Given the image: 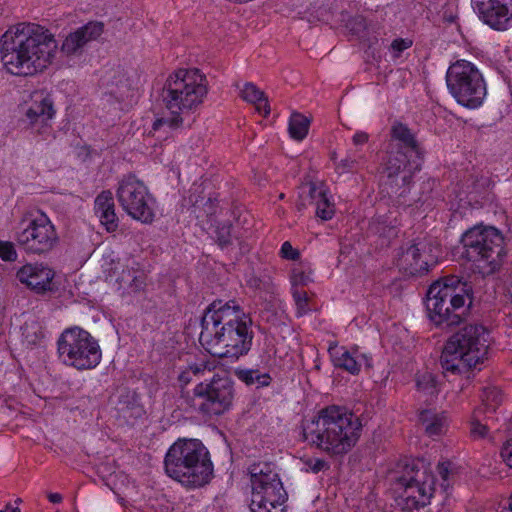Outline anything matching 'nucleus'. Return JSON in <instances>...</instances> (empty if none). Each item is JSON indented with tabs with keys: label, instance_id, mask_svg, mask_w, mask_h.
Instances as JSON below:
<instances>
[{
	"label": "nucleus",
	"instance_id": "1",
	"mask_svg": "<svg viewBox=\"0 0 512 512\" xmlns=\"http://www.w3.org/2000/svg\"><path fill=\"white\" fill-rule=\"evenodd\" d=\"M58 43L53 33L35 23H18L0 38V55L13 75L32 76L43 72L54 61Z\"/></svg>",
	"mask_w": 512,
	"mask_h": 512
},
{
	"label": "nucleus",
	"instance_id": "2",
	"mask_svg": "<svg viewBox=\"0 0 512 512\" xmlns=\"http://www.w3.org/2000/svg\"><path fill=\"white\" fill-rule=\"evenodd\" d=\"M251 324L250 316L234 301L213 302L202 318L199 341L211 355L239 359L251 349Z\"/></svg>",
	"mask_w": 512,
	"mask_h": 512
},
{
	"label": "nucleus",
	"instance_id": "3",
	"mask_svg": "<svg viewBox=\"0 0 512 512\" xmlns=\"http://www.w3.org/2000/svg\"><path fill=\"white\" fill-rule=\"evenodd\" d=\"M362 428L361 419L352 411L330 405L303 421V440L331 457L343 456L355 447Z\"/></svg>",
	"mask_w": 512,
	"mask_h": 512
},
{
	"label": "nucleus",
	"instance_id": "4",
	"mask_svg": "<svg viewBox=\"0 0 512 512\" xmlns=\"http://www.w3.org/2000/svg\"><path fill=\"white\" fill-rule=\"evenodd\" d=\"M207 93L206 76L198 69H178L170 74L163 86L162 99L171 116L156 119L153 130L167 132L182 126L184 117L203 104Z\"/></svg>",
	"mask_w": 512,
	"mask_h": 512
},
{
	"label": "nucleus",
	"instance_id": "5",
	"mask_svg": "<svg viewBox=\"0 0 512 512\" xmlns=\"http://www.w3.org/2000/svg\"><path fill=\"white\" fill-rule=\"evenodd\" d=\"M169 477L187 488H198L210 482L213 464L208 449L198 439L176 441L165 456Z\"/></svg>",
	"mask_w": 512,
	"mask_h": 512
},
{
	"label": "nucleus",
	"instance_id": "6",
	"mask_svg": "<svg viewBox=\"0 0 512 512\" xmlns=\"http://www.w3.org/2000/svg\"><path fill=\"white\" fill-rule=\"evenodd\" d=\"M489 332L477 324L466 325L446 342L440 362L443 370L462 374L482 363L488 354Z\"/></svg>",
	"mask_w": 512,
	"mask_h": 512
},
{
	"label": "nucleus",
	"instance_id": "7",
	"mask_svg": "<svg viewBox=\"0 0 512 512\" xmlns=\"http://www.w3.org/2000/svg\"><path fill=\"white\" fill-rule=\"evenodd\" d=\"M469 295L458 276H447L432 283L426 297L427 316L436 326L460 324L466 313Z\"/></svg>",
	"mask_w": 512,
	"mask_h": 512
},
{
	"label": "nucleus",
	"instance_id": "8",
	"mask_svg": "<svg viewBox=\"0 0 512 512\" xmlns=\"http://www.w3.org/2000/svg\"><path fill=\"white\" fill-rule=\"evenodd\" d=\"M464 256L483 276L497 271L504 256L503 237L494 227L477 225L462 235Z\"/></svg>",
	"mask_w": 512,
	"mask_h": 512
},
{
	"label": "nucleus",
	"instance_id": "9",
	"mask_svg": "<svg viewBox=\"0 0 512 512\" xmlns=\"http://www.w3.org/2000/svg\"><path fill=\"white\" fill-rule=\"evenodd\" d=\"M251 512H283L288 495L274 466L254 463L248 468Z\"/></svg>",
	"mask_w": 512,
	"mask_h": 512
},
{
	"label": "nucleus",
	"instance_id": "10",
	"mask_svg": "<svg viewBox=\"0 0 512 512\" xmlns=\"http://www.w3.org/2000/svg\"><path fill=\"white\" fill-rule=\"evenodd\" d=\"M234 398L233 380L225 373H216L210 380L198 383L192 395L185 396V402L202 415L219 416L232 408Z\"/></svg>",
	"mask_w": 512,
	"mask_h": 512
},
{
	"label": "nucleus",
	"instance_id": "11",
	"mask_svg": "<svg viewBox=\"0 0 512 512\" xmlns=\"http://www.w3.org/2000/svg\"><path fill=\"white\" fill-rule=\"evenodd\" d=\"M61 361L77 370H90L102 359L100 345L88 331L80 327L65 329L57 341Z\"/></svg>",
	"mask_w": 512,
	"mask_h": 512
},
{
	"label": "nucleus",
	"instance_id": "12",
	"mask_svg": "<svg viewBox=\"0 0 512 512\" xmlns=\"http://www.w3.org/2000/svg\"><path fill=\"white\" fill-rule=\"evenodd\" d=\"M446 83L457 103L469 109L480 107L487 95L482 73L466 60H458L449 66Z\"/></svg>",
	"mask_w": 512,
	"mask_h": 512
},
{
	"label": "nucleus",
	"instance_id": "13",
	"mask_svg": "<svg viewBox=\"0 0 512 512\" xmlns=\"http://www.w3.org/2000/svg\"><path fill=\"white\" fill-rule=\"evenodd\" d=\"M16 243L28 253L41 255L51 251L59 242L57 230L43 212L26 213L15 231Z\"/></svg>",
	"mask_w": 512,
	"mask_h": 512
},
{
	"label": "nucleus",
	"instance_id": "14",
	"mask_svg": "<svg viewBox=\"0 0 512 512\" xmlns=\"http://www.w3.org/2000/svg\"><path fill=\"white\" fill-rule=\"evenodd\" d=\"M122 209L133 219L148 224L155 217V199L146 185L134 175L123 177L116 191Z\"/></svg>",
	"mask_w": 512,
	"mask_h": 512
},
{
	"label": "nucleus",
	"instance_id": "15",
	"mask_svg": "<svg viewBox=\"0 0 512 512\" xmlns=\"http://www.w3.org/2000/svg\"><path fill=\"white\" fill-rule=\"evenodd\" d=\"M397 490L409 509L429 504L435 493V479L424 464L406 466L405 473L397 479Z\"/></svg>",
	"mask_w": 512,
	"mask_h": 512
},
{
	"label": "nucleus",
	"instance_id": "16",
	"mask_svg": "<svg viewBox=\"0 0 512 512\" xmlns=\"http://www.w3.org/2000/svg\"><path fill=\"white\" fill-rule=\"evenodd\" d=\"M437 248L426 238H417L402 246L396 255V265L409 275H421L436 264Z\"/></svg>",
	"mask_w": 512,
	"mask_h": 512
},
{
	"label": "nucleus",
	"instance_id": "17",
	"mask_svg": "<svg viewBox=\"0 0 512 512\" xmlns=\"http://www.w3.org/2000/svg\"><path fill=\"white\" fill-rule=\"evenodd\" d=\"M479 18L491 28L504 31L512 27V0H471Z\"/></svg>",
	"mask_w": 512,
	"mask_h": 512
},
{
	"label": "nucleus",
	"instance_id": "18",
	"mask_svg": "<svg viewBox=\"0 0 512 512\" xmlns=\"http://www.w3.org/2000/svg\"><path fill=\"white\" fill-rule=\"evenodd\" d=\"M421 168L419 158L410 156L409 152L403 150L390 149L385 162V173L391 181L399 186V180L402 186H409L413 175Z\"/></svg>",
	"mask_w": 512,
	"mask_h": 512
},
{
	"label": "nucleus",
	"instance_id": "19",
	"mask_svg": "<svg viewBox=\"0 0 512 512\" xmlns=\"http://www.w3.org/2000/svg\"><path fill=\"white\" fill-rule=\"evenodd\" d=\"M122 295H131L142 291L146 286V275L135 261L117 263L108 275Z\"/></svg>",
	"mask_w": 512,
	"mask_h": 512
},
{
	"label": "nucleus",
	"instance_id": "20",
	"mask_svg": "<svg viewBox=\"0 0 512 512\" xmlns=\"http://www.w3.org/2000/svg\"><path fill=\"white\" fill-rule=\"evenodd\" d=\"M300 201L297 203L298 211L306 207V198L315 206V214L321 220L327 221L335 214V204L328 189L322 183H309L301 187Z\"/></svg>",
	"mask_w": 512,
	"mask_h": 512
},
{
	"label": "nucleus",
	"instance_id": "21",
	"mask_svg": "<svg viewBox=\"0 0 512 512\" xmlns=\"http://www.w3.org/2000/svg\"><path fill=\"white\" fill-rule=\"evenodd\" d=\"M104 31L102 22L91 21L70 32L63 40L61 52L67 57L80 56L85 47L97 40Z\"/></svg>",
	"mask_w": 512,
	"mask_h": 512
},
{
	"label": "nucleus",
	"instance_id": "22",
	"mask_svg": "<svg viewBox=\"0 0 512 512\" xmlns=\"http://www.w3.org/2000/svg\"><path fill=\"white\" fill-rule=\"evenodd\" d=\"M331 362L335 368L344 370L351 375H358L362 365L372 367V358L361 353L357 347L348 349L345 346H339L337 343H331L328 348Z\"/></svg>",
	"mask_w": 512,
	"mask_h": 512
},
{
	"label": "nucleus",
	"instance_id": "23",
	"mask_svg": "<svg viewBox=\"0 0 512 512\" xmlns=\"http://www.w3.org/2000/svg\"><path fill=\"white\" fill-rule=\"evenodd\" d=\"M54 276V271L43 263L25 264L16 273L20 283L38 294L54 290Z\"/></svg>",
	"mask_w": 512,
	"mask_h": 512
},
{
	"label": "nucleus",
	"instance_id": "24",
	"mask_svg": "<svg viewBox=\"0 0 512 512\" xmlns=\"http://www.w3.org/2000/svg\"><path fill=\"white\" fill-rule=\"evenodd\" d=\"M55 110L53 102L48 97L34 100L26 111L29 127L38 134H44L49 129V121L53 118Z\"/></svg>",
	"mask_w": 512,
	"mask_h": 512
},
{
	"label": "nucleus",
	"instance_id": "25",
	"mask_svg": "<svg viewBox=\"0 0 512 512\" xmlns=\"http://www.w3.org/2000/svg\"><path fill=\"white\" fill-rule=\"evenodd\" d=\"M94 211L100 223L108 232L117 230L119 221L115 213L113 195L110 191H103L96 197Z\"/></svg>",
	"mask_w": 512,
	"mask_h": 512
},
{
	"label": "nucleus",
	"instance_id": "26",
	"mask_svg": "<svg viewBox=\"0 0 512 512\" xmlns=\"http://www.w3.org/2000/svg\"><path fill=\"white\" fill-rule=\"evenodd\" d=\"M403 150L410 153V156L420 158V149L415 136L410 129L402 124L395 123L391 128V140L389 149Z\"/></svg>",
	"mask_w": 512,
	"mask_h": 512
},
{
	"label": "nucleus",
	"instance_id": "27",
	"mask_svg": "<svg viewBox=\"0 0 512 512\" xmlns=\"http://www.w3.org/2000/svg\"><path fill=\"white\" fill-rule=\"evenodd\" d=\"M419 422L424 427L426 435L432 438L445 434L448 428L446 413H438L431 409H425L419 413Z\"/></svg>",
	"mask_w": 512,
	"mask_h": 512
},
{
	"label": "nucleus",
	"instance_id": "28",
	"mask_svg": "<svg viewBox=\"0 0 512 512\" xmlns=\"http://www.w3.org/2000/svg\"><path fill=\"white\" fill-rule=\"evenodd\" d=\"M241 97L248 103L255 106L256 111L264 116L270 113V107L264 92L251 82L244 84L241 89Z\"/></svg>",
	"mask_w": 512,
	"mask_h": 512
},
{
	"label": "nucleus",
	"instance_id": "29",
	"mask_svg": "<svg viewBox=\"0 0 512 512\" xmlns=\"http://www.w3.org/2000/svg\"><path fill=\"white\" fill-rule=\"evenodd\" d=\"M236 377L247 386H255L256 388L267 387L272 382V377L267 372H261L259 369H236Z\"/></svg>",
	"mask_w": 512,
	"mask_h": 512
},
{
	"label": "nucleus",
	"instance_id": "30",
	"mask_svg": "<svg viewBox=\"0 0 512 512\" xmlns=\"http://www.w3.org/2000/svg\"><path fill=\"white\" fill-rule=\"evenodd\" d=\"M214 364L208 361H200L186 367L178 376L181 384L187 385L192 381L193 376L203 377L206 372H212Z\"/></svg>",
	"mask_w": 512,
	"mask_h": 512
},
{
	"label": "nucleus",
	"instance_id": "31",
	"mask_svg": "<svg viewBox=\"0 0 512 512\" xmlns=\"http://www.w3.org/2000/svg\"><path fill=\"white\" fill-rule=\"evenodd\" d=\"M310 121L307 117L300 113H293L289 120L288 131L291 138L301 141L303 140L309 130Z\"/></svg>",
	"mask_w": 512,
	"mask_h": 512
},
{
	"label": "nucleus",
	"instance_id": "32",
	"mask_svg": "<svg viewBox=\"0 0 512 512\" xmlns=\"http://www.w3.org/2000/svg\"><path fill=\"white\" fill-rule=\"evenodd\" d=\"M362 156L357 151H350L346 157L335 163L336 170L339 173L352 172L359 168Z\"/></svg>",
	"mask_w": 512,
	"mask_h": 512
},
{
	"label": "nucleus",
	"instance_id": "33",
	"mask_svg": "<svg viewBox=\"0 0 512 512\" xmlns=\"http://www.w3.org/2000/svg\"><path fill=\"white\" fill-rule=\"evenodd\" d=\"M417 390L425 395H434L436 383L434 376L430 372L418 373L415 378Z\"/></svg>",
	"mask_w": 512,
	"mask_h": 512
},
{
	"label": "nucleus",
	"instance_id": "34",
	"mask_svg": "<svg viewBox=\"0 0 512 512\" xmlns=\"http://www.w3.org/2000/svg\"><path fill=\"white\" fill-rule=\"evenodd\" d=\"M483 405L491 411H495L503 401V394L497 387H489L484 389L482 394Z\"/></svg>",
	"mask_w": 512,
	"mask_h": 512
},
{
	"label": "nucleus",
	"instance_id": "35",
	"mask_svg": "<svg viewBox=\"0 0 512 512\" xmlns=\"http://www.w3.org/2000/svg\"><path fill=\"white\" fill-rule=\"evenodd\" d=\"M413 44L410 38H397L392 41L389 51L394 59L399 58L403 51L409 49Z\"/></svg>",
	"mask_w": 512,
	"mask_h": 512
},
{
	"label": "nucleus",
	"instance_id": "36",
	"mask_svg": "<svg viewBox=\"0 0 512 512\" xmlns=\"http://www.w3.org/2000/svg\"><path fill=\"white\" fill-rule=\"evenodd\" d=\"M293 298L297 306L296 315L298 317L303 316L307 311V294L305 291L295 289L293 291Z\"/></svg>",
	"mask_w": 512,
	"mask_h": 512
},
{
	"label": "nucleus",
	"instance_id": "37",
	"mask_svg": "<svg viewBox=\"0 0 512 512\" xmlns=\"http://www.w3.org/2000/svg\"><path fill=\"white\" fill-rule=\"evenodd\" d=\"M0 258L4 261H14L17 258L13 243L0 240Z\"/></svg>",
	"mask_w": 512,
	"mask_h": 512
},
{
	"label": "nucleus",
	"instance_id": "38",
	"mask_svg": "<svg viewBox=\"0 0 512 512\" xmlns=\"http://www.w3.org/2000/svg\"><path fill=\"white\" fill-rule=\"evenodd\" d=\"M307 471L318 473L323 469L329 468L328 463L321 458H308L304 461Z\"/></svg>",
	"mask_w": 512,
	"mask_h": 512
},
{
	"label": "nucleus",
	"instance_id": "39",
	"mask_svg": "<svg viewBox=\"0 0 512 512\" xmlns=\"http://www.w3.org/2000/svg\"><path fill=\"white\" fill-rule=\"evenodd\" d=\"M217 241L221 247L232 243L231 226L223 225L217 229Z\"/></svg>",
	"mask_w": 512,
	"mask_h": 512
},
{
	"label": "nucleus",
	"instance_id": "40",
	"mask_svg": "<svg viewBox=\"0 0 512 512\" xmlns=\"http://www.w3.org/2000/svg\"><path fill=\"white\" fill-rule=\"evenodd\" d=\"M452 467L450 462H440L437 466V472L439 476L442 478L443 483L441 484V487L445 490L448 486V480L450 478V475L452 474Z\"/></svg>",
	"mask_w": 512,
	"mask_h": 512
},
{
	"label": "nucleus",
	"instance_id": "41",
	"mask_svg": "<svg viewBox=\"0 0 512 512\" xmlns=\"http://www.w3.org/2000/svg\"><path fill=\"white\" fill-rule=\"evenodd\" d=\"M470 432L474 439L485 438L488 434V427L486 424H482L480 421L474 419L471 422Z\"/></svg>",
	"mask_w": 512,
	"mask_h": 512
},
{
	"label": "nucleus",
	"instance_id": "42",
	"mask_svg": "<svg viewBox=\"0 0 512 512\" xmlns=\"http://www.w3.org/2000/svg\"><path fill=\"white\" fill-rule=\"evenodd\" d=\"M280 255L287 260H296L299 258V251L293 248L289 241H285L281 246Z\"/></svg>",
	"mask_w": 512,
	"mask_h": 512
},
{
	"label": "nucleus",
	"instance_id": "43",
	"mask_svg": "<svg viewBox=\"0 0 512 512\" xmlns=\"http://www.w3.org/2000/svg\"><path fill=\"white\" fill-rule=\"evenodd\" d=\"M500 455L503 462L512 468V437L503 444Z\"/></svg>",
	"mask_w": 512,
	"mask_h": 512
},
{
	"label": "nucleus",
	"instance_id": "44",
	"mask_svg": "<svg viewBox=\"0 0 512 512\" xmlns=\"http://www.w3.org/2000/svg\"><path fill=\"white\" fill-rule=\"evenodd\" d=\"M291 280L293 285H306L308 282H310V276L299 269H294Z\"/></svg>",
	"mask_w": 512,
	"mask_h": 512
},
{
	"label": "nucleus",
	"instance_id": "45",
	"mask_svg": "<svg viewBox=\"0 0 512 512\" xmlns=\"http://www.w3.org/2000/svg\"><path fill=\"white\" fill-rule=\"evenodd\" d=\"M127 87L128 86L126 83L121 82L120 86L118 84H116V88H111L109 90V93H110V95L116 97L118 100H123L126 96Z\"/></svg>",
	"mask_w": 512,
	"mask_h": 512
},
{
	"label": "nucleus",
	"instance_id": "46",
	"mask_svg": "<svg viewBox=\"0 0 512 512\" xmlns=\"http://www.w3.org/2000/svg\"><path fill=\"white\" fill-rule=\"evenodd\" d=\"M368 141V134L362 131L356 132L352 138L354 145H363Z\"/></svg>",
	"mask_w": 512,
	"mask_h": 512
},
{
	"label": "nucleus",
	"instance_id": "47",
	"mask_svg": "<svg viewBox=\"0 0 512 512\" xmlns=\"http://www.w3.org/2000/svg\"><path fill=\"white\" fill-rule=\"evenodd\" d=\"M48 499L51 503L57 504V503H60L63 498H62V495L59 493H49Z\"/></svg>",
	"mask_w": 512,
	"mask_h": 512
},
{
	"label": "nucleus",
	"instance_id": "48",
	"mask_svg": "<svg viewBox=\"0 0 512 512\" xmlns=\"http://www.w3.org/2000/svg\"><path fill=\"white\" fill-rule=\"evenodd\" d=\"M508 508H509L510 511H512V496L508 500Z\"/></svg>",
	"mask_w": 512,
	"mask_h": 512
},
{
	"label": "nucleus",
	"instance_id": "49",
	"mask_svg": "<svg viewBox=\"0 0 512 512\" xmlns=\"http://www.w3.org/2000/svg\"><path fill=\"white\" fill-rule=\"evenodd\" d=\"M420 200H421V198H418V199H412V201H409V202L407 203V205H408V206H411L412 202H417V201H420Z\"/></svg>",
	"mask_w": 512,
	"mask_h": 512
},
{
	"label": "nucleus",
	"instance_id": "50",
	"mask_svg": "<svg viewBox=\"0 0 512 512\" xmlns=\"http://www.w3.org/2000/svg\"><path fill=\"white\" fill-rule=\"evenodd\" d=\"M405 193H406V188H404L403 191H401L399 193V197H403Z\"/></svg>",
	"mask_w": 512,
	"mask_h": 512
},
{
	"label": "nucleus",
	"instance_id": "51",
	"mask_svg": "<svg viewBox=\"0 0 512 512\" xmlns=\"http://www.w3.org/2000/svg\"><path fill=\"white\" fill-rule=\"evenodd\" d=\"M10 512H21L19 508L15 507L10 510Z\"/></svg>",
	"mask_w": 512,
	"mask_h": 512
},
{
	"label": "nucleus",
	"instance_id": "52",
	"mask_svg": "<svg viewBox=\"0 0 512 512\" xmlns=\"http://www.w3.org/2000/svg\"><path fill=\"white\" fill-rule=\"evenodd\" d=\"M0 512H5L4 510H0Z\"/></svg>",
	"mask_w": 512,
	"mask_h": 512
}]
</instances>
